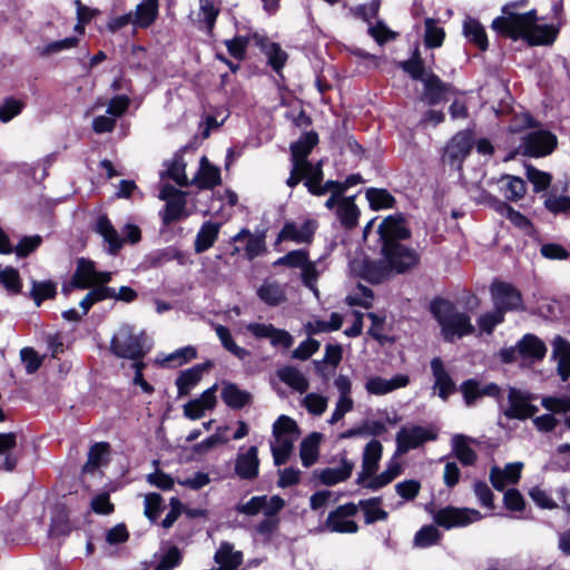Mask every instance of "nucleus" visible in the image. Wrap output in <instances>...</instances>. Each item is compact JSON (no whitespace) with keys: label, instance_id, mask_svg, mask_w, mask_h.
Returning <instances> with one entry per match:
<instances>
[{"label":"nucleus","instance_id":"nucleus-1","mask_svg":"<svg viewBox=\"0 0 570 570\" xmlns=\"http://www.w3.org/2000/svg\"><path fill=\"white\" fill-rule=\"evenodd\" d=\"M382 259L354 258L350 263L351 272L371 283L380 284L394 274H403L420 262L415 249L401 244L411 237L405 218L401 214L384 218L377 228Z\"/></svg>","mask_w":570,"mask_h":570},{"label":"nucleus","instance_id":"nucleus-2","mask_svg":"<svg viewBox=\"0 0 570 570\" xmlns=\"http://www.w3.org/2000/svg\"><path fill=\"white\" fill-rule=\"evenodd\" d=\"M460 391L466 406H473L483 396L493 397L508 419L525 420L533 417L539 409L531 404V395L517 387H509L508 405L503 406V394L497 383L481 385L476 380L470 379L460 385Z\"/></svg>","mask_w":570,"mask_h":570},{"label":"nucleus","instance_id":"nucleus-3","mask_svg":"<svg viewBox=\"0 0 570 570\" xmlns=\"http://www.w3.org/2000/svg\"><path fill=\"white\" fill-rule=\"evenodd\" d=\"M512 6L502 8V16L492 21V29L513 40L524 39L532 46L550 45L556 39L554 30L549 26H537V12L530 10L515 13L510 10Z\"/></svg>","mask_w":570,"mask_h":570},{"label":"nucleus","instance_id":"nucleus-4","mask_svg":"<svg viewBox=\"0 0 570 570\" xmlns=\"http://www.w3.org/2000/svg\"><path fill=\"white\" fill-rule=\"evenodd\" d=\"M431 312L441 326L443 338L454 342L474 333L475 328L470 316L460 312L453 303L444 298H436L431 303Z\"/></svg>","mask_w":570,"mask_h":570},{"label":"nucleus","instance_id":"nucleus-5","mask_svg":"<svg viewBox=\"0 0 570 570\" xmlns=\"http://www.w3.org/2000/svg\"><path fill=\"white\" fill-rule=\"evenodd\" d=\"M146 336L144 332L136 333L134 326L121 325L114 334L110 350L119 358L131 360L134 363L142 361L149 348L145 347Z\"/></svg>","mask_w":570,"mask_h":570},{"label":"nucleus","instance_id":"nucleus-6","mask_svg":"<svg viewBox=\"0 0 570 570\" xmlns=\"http://www.w3.org/2000/svg\"><path fill=\"white\" fill-rule=\"evenodd\" d=\"M490 294L494 308L504 315L508 312L524 309L520 291L510 283L493 282L490 286Z\"/></svg>","mask_w":570,"mask_h":570},{"label":"nucleus","instance_id":"nucleus-7","mask_svg":"<svg viewBox=\"0 0 570 570\" xmlns=\"http://www.w3.org/2000/svg\"><path fill=\"white\" fill-rule=\"evenodd\" d=\"M473 147V137L470 131H460L452 137L445 147L443 161L455 170L462 169L464 159Z\"/></svg>","mask_w":570,"mask_h":570},{"label":"nucleus","instance_id":"nucleus-8","mask_svg":"<svg viewBox=\"0 0 570 570\" xmlns=\"http://www.w3.org/2000/svg\"><path fill=\"white\" fill-rule=\"evenodd\" d=\"M480 518L481 513L478 510L468 508L460 509L450 505L438 510L433 514V520L436 525L444 529L465 527Z\"/></svg>","mask_w":570,"mask_h":570},{"label":"nucleus","instance_id":"nucleus-9","mask_svg":"<svg viewBox=\"0 0 570 570\" xmlns=\"http://www.w3.org/2000/svg\"><path fill=\"white\" fill-rule=\"evenodd\" d=\"M245 330L257 340H268L275 348H289L294 338L286 330L277 328L271 323H248Z\"/></svg>","mask_w":570,"mask_h":570},{"label":"nucleus","instance_id":"nucleus-10","mask_svg":"<svg viewBox=\"0 0 570 570\" xmlns=\"http://www.w3.org/2000/svg\"><path fill=\"white\" fill-rule=\"evenodd\" d=\"M557 147V137L544 130L529 132L522 139L523 154L531 157H542L551 154Z\"/></svg>","mask_w":570,"mask_h":570},{"label":"nucleus","instance_id":"nucleus-11","mask_svg":"<svg viewBox=\"0 0 570 570\" xmlns=\"http://www.w3.org/2000/svg\"><path fill=\"white\" fill-rule=\"evenodd\" d=\"M301 430H273V440H271V451L274 464L283 465L287 462L295 440Z\"/></svg>","mask_w":570,"mask_h":570},{"label":"nucleus","instance_id":"nucleus-12","mask_svg":"<svg viewBox=\"0 0 570 570\" xmlns=\"http://www.w3.org/2000/svg\"><path fill=\"white\" fill-rule=\"evenodd\" d=\"M422 82L424 86L422 99L430 106L446 101L449 95H453L455 91L450 83L444 82L432 71L426 75Z\"/></svg>","mask_w":570,"mask_h":570},{"label":"nucleus","instance_id":"nucleus-13","mask_svg":"<svg viewBox=\"0 0 570 570\" xmlns=\"http://www.w3.org/2000/svg\"><path fill=\"white\" fill-rule=\"evenodd\" d=\"M541 404L550 413L537 416L533 420L537 428H556L560 423L557 415H564L570 412L569 397H544Z\"/></svg>","mask_w":570,"mask_h":570},{"label":"nucleus","instance_id":"nucleus-14","mask_svg":"<svg viewBox=\"0 0 570 570\" xmlns=\"http://www.w3.org/2000/svg\"><path fill=\"white\" fill-rule=\"evenodd\" d=\"M436 438V430H399L395 454H405L428 441H434Z\"/></svg>","mask_w":570,"mask_h":570},{"label":"nucleus","instance_id":"nucleus-15","mask_svg":"<svg viewBox=\"0 0 570 570\" xmlns=\"http://www.w3.org/2000/svg\"><path fill=\"white\" fill-rule=\"evenodd\" d=\"M315 230L316 222L313 219H306L301 225L286 222L277 236V240H292L297 244L311 243Z\"/></svg>","mask_w":570,"mask_h":570},{"label":"nucleus","instance_id":"nucleus-16","mask_svg":"<svg viewBox=\"0 0 570 570\" xmlns=\"http://www.w3.org/2000/svg\"><path fill=\"white\" fill-rule=\"evenodd\" d=\"M382 444L377 440H372L365 445L362 455V470L356 478L358 485L364 484L367 479L376 473L382 456Z\"/></svg>","mask_w":570,"mask_h":570},{"label":"nucleus","instance_id":"nucleus-17","mask_svg":"<svg viewBox=\"0 0 570 570\" xmlns=\"http://www.w3.org/2000/svg\"><path fill=\"white\" fill-rule=\"evenodd\" d=\"M431 371L434 377L433 390L443 400L455 391V383L446 371L443 361L440 357L431 360Z\"/></svg>","mask_w":570,"mask_h":570},{"label":"nucleus","instance_id":"nucleus-18","mask_svg":"<svg viewBox=\"0 0 570 570\" xmlns=\"http://www.w3.org/2000/svg\"><path fill=\"white\" fill-rule=\"evenodd\" d=\"M410 383L409 375L396 374L387 380L382 376H371L365 383V390L373 395H384Z\"/></svg>","mask_w":570,"mask_h":570},{"label":"nucleus","instance_id":"nucleus-19","mask_svg":"<svg viewBox=\"0 0 570 570\" xmlns=\"http://www.w3.org/2000/svg\"><path fill=\"white\" fill-rule=\"evenodd\" d=\"M551 345V357L557 361L558 375L562 382H566L570 377V342L561 335H557Z\"/></svg>","mask_w":570,"mask_h":570},{"label":"nucleus","instance_id":"nucleus-20","mask_svg":"<svg viewBox=\"0 0 570 570\" xmlns=\"http://www.w3.org/2000/svg\"><path fill=\"white\" fill-rule=\"evenodd\" d=\"M257 448L249 446L245 452H239L235 462V472L242 480H254L258 475L259 460Z\"/></svg>","mask_w":570,"mask_h":570},{"label":"nucleus","instance_id":"nucleus-21","mask_svg":"<svg viewBox=\"0 0 570 570\" xmlns=\"http://www.w3.org/2000/svg\"><path fill=\"white\" fill-rule=\"evenodd\" d=\"M519 356L522 360L538 362L544 358L547 346L544 342L534 334H525L518 341Z\"/></svg>","mask_w":570,"mask_h":570},{"label":"nucleus","instance_id":"nucleus-22","mask_svg":"<svg viewBox=\"0 0 570 570\" xmlns=\"http://www.w3.org/2000/svg\"><path fill=\"white\" fill-rule=\"evenodd\" d=\"M96 268L94 262L85 258L78 261L77 269L69 286H63L62 292L68 294L70 288L87 289L94 285Z\"/></svg>","mask_w":570,"mask_h":570},{"label":"nucleus","instance_id":"nucleus-23","mask_svg":"<svg viewBox=\"0 0 570 570\" xmlns=\"http://www.w3.org/2000/svg\"><path fill=\"white\" fill-rule=\"evenodd\" d=\"M220 170L218 167L213 166L206 156L200 158L199 170L197 175L191 179V185H196L202 189H212L219 185Z\"/></svg>","mask_w":570,"mask_h":570},{"label":"nucleus","instance_id":"nucleus-24","mask_svg":"<svg viewBox=\"0 0 570 570\" xmlns=\"http://www.w3.org/2000/svg\"><path fill=\"white\" fill-rule=\"evenodd\" d=\"M95 229L108 244V253L116 255L122 247L124 239L119 236L110 219L106 215L99 216Z\"/></svg>","mask_w":570,"mask_h":570},{"label":"nucleus","instance_id":"nucleus-25","mask_svg":"<svg viewBox=\"0 0 570 570\" xmlns=\"http://www.w3.org/2000/svg\"><path fill=\"white\" fill-rule=\"evenodd\" d=\"M215 390V386L209 387L206 391H204L198 399L191 400L187 404H185V415L193 420L204 416L205 412L207 410H212L216 404Z\"/></svg>","mask_w":570,"mask_h":570},{"label":"nucleus","instance_id":"nucleus-26","mask_svg":"<svg viewBox=\"0 0 570 570\" xmlns=\"http://www.w3.org/2000/svg\"><path fill=\"white\" fill-rule=\"evenodd\" d=\"M276 375L281 382L299 394L306 393L309 387L308 380L297 367L293 365H285L277 368Z\"/></svg>","mask_w":570,"mask_h":570},{"label":"nucleus","instance_id":"nucleus-27","mask_svg":"<svg viewBox=\"0 0 570 570\" xmlns=\"http://www.w3.org/2000/svg\"><path fill=\"white\" fill-rule=\"evenodd\" d=\"M474 442V439L464 434H455L452 438V454L465 466L473 465L476 462L478 455L470 445Z\"/></svg>","mask_w":570,"mask_h":570},{"label":"nucleus","instance_id":"nucleus-28","mask_svg":"<svg viewBox=\"0 0 570 570\" xmlns=\"http://www.w3.org/2000/svg\"><path fill=\"white\" fill-rule=\"evenodd\" d=\"M155 558L159 561L153 570H174L181 563L183 552L177 546L164 542Z\"/></svg>","mask_w":570,"mask_h":570},{"label":"nucleus","instance_id":"nucleus-29","mask_svg":"<svg viewBox=\"0 0 570 570\" xmlns=\"http://www.w3.org/2000/svg\"><path fill=\"white\" fill-rule=\"evenodd\" d=\"M17 439L13 432L0 433V469L13 471L17 466L14 451Z\"/></svg>","mask_w":570,"mask_h":570},{"label":"nucleus","instance_id":"nucleus-30","mask_svg":"<svg viewBox=\"0 0 570 570\" xmlns=\"http://www.w3.org/2000/svg\"><path fill=\"white\" fill-rule=\"evenodd\" d=\"M186 205V194L178 195V197L174 199H167L165 207L159 212L163 224L169 226L174 222L188 217Z\"/></svg>","mask_w":570,"mask_h":570},{"label":"nucleus","instance_id":"nucleus-31","mask_svg":"<svg viewBox=\"0 0 570 570\" xmlns=\"http://www.w3.org/2000/svg\"><path fill=\"white\" fill-rule=\"evenodd\" d=\"M318 142L315 131L305 132L297 141L291 144L292 163L304 164Z\"/></svg>","mask_w":570,"mask_h":570},{"label":"nucleus","instance_id":"nucleus-32","mask_svg":"<svg viewBox=\"0 0 570 570\" xmlns=\"http://www.w3.org/2000/svg\"><path fill=\"white\" fill-rule=\"evenodd\" d=\"M210 366V363L197 364L183 371L176 379L178 395H187L190 390L198 384L204 371Z\"/></svg>","mask_w":570,"mask_h":570},{"label":"nucleus","instance_id":"nucleus-33","mask_svg":"<svg viewBox=\"0 0 570 570\" xmlns=\"http://www.w3.org/2000/svg\"><path fill=\"white\" fill-rule=\"evenodd\" d=\"M354 464L346 458L341 459L340 466L326 468L320 473L321 483L332 487L347 480L353 471Z\"/></svg>","mask_w":570,"mask_h":570},{"label":"nucleus","instance_id":"nucleus-34","mask_svg":"<svg viewBox=\"0 0 570 570\" xmlns=\"http://www.w3.org/2000/svg\"><path fill=\"white\" fill-rule=\"evenodd\" d=\"M220 229L219 223L205 222L195 238L194 248L197 254L208 250L216 242Z\"/></svg>","mask_w":570,"mask_h":570},{"label":"nucleus","instance_id":"nucleus-35","mask_svg":"<svg viewBox=\"0 0 570 570\" xmlns=\"http://www.w3.org/2000/svg\"><path fill=\"white\" fill-rule=\"evenodd\" d=\"M256 294L268 306H278L286 301L284 287L275 281H264Z\"/></svg>","mask_w":570,"mask_h":570},{"label":"nucleus","instance_id":"nucleus-36","mask_svg":"<svg viewBox=\"0 0 570 570\" xmlns=\"http://www.w3.org/2000/svg\"><path fill=\"white\" fill-rule=\"evenodd\" d=\"M159 0H142L137 4L134 16V26L148 28L158 16Z\"/></svg>","mask_w":570,"mask_h":570},{"label":"nucleus","instance_id":"nucleus-37","mask_svg":"<svg viewBox=\"0 0 570 570\" xmlns=\"http://www.w3.org/2000/svg\"><path fill=\"white\" fill-rule=\"evenodd\" d=\"M355 197L354 195L341 199L336 208V216L340 223L348 229L355 227L358 222L360 209L355 205Z\"/></svg>","mask_w":570,"mask_h":570},{"label":"nucleus","instance_id":"nucleus-38","mask_svg":"<svg viewBox=\"0 0 570 570\" xmlns=\"http://www.w3.org/2000/svg\"><path fill=\"white\" fill-rule=\"evenodd\" d=\"M500 189L503 196L511 202H518L527 193L525 181L517 176L503 175L500 179Z\"/></svg>","mask_w":570,"mask_h":570},{"label":"nucleus","instance_id":"nucleus-39","mask_svg":"<svg viewBox=\"0 0 570 570\" xmlns=\"http://www.w3.org/2000/svg\"><path fill=\"white\" fill-rule=\"evenodd\" d=\"M215 561L220 566L219 570H236L243 562V554L234 551L232 544L224 542L215 553Z\"/></svg>","mask_w":570,"mask_h":570},{"label":"nucleus","instance_id":"nucleus-40","mask_svg":"<svg viewBox=\"0 0 570 570\" xmlns=\"http://www.w3.org/2000/svg\"><path fill=\"white\" fill-rule=\"evenodd\" d=\"M463 35L474 43L480 50L485 51L489 42L483 26L473 18L468 17L463 22Z\"/></svg>","mask_w":570,"mask_h":570},{"label":"nucleus","instance_id":"nucleus-41","mask_svg":"<svg viewBox=\"0 0 570 570\" xmlns=\"http://www.w3.org/2000/svg\"><path fill=\"white\" fill-rule=\"evenodd\" d=\"M166 166L167 169L160 173L161 178L168 177L181 187L191 185L186 176V163L181 155L176 154L170 161L166 163Z\"/></svg>","mask_w":570,"mask_h":570},{"label":"nucleus","instance_id":"nucleus-42","mask_svg":"<svg viewBox=\"0 0 570 570\" xmlns=\"http://www.w3.org/2000/svg\"><path fill=\"white\" fill-rule=\"evenodd\" d=\"M322 439V434L318 432H312L301 443L299 455L302 464L305 468L313 465L318 459V448Z\"/></svg>","mask_w":570,"mask_h":570},{"label":"nucleus","instance_id":"nucleus-43","mask_svg":"<svg viewBox=\"0 0 570 570\" xmlns=\"http://www.w3.org/2000/svg\"><path fill=\"white\" fill-rule=\"evenodd\" d=\"M222 399L232 409H242L250 401V394L236 384L226 383L222 390Z\"/></svg>","mask_w":570,"mask_h":570},{"label":"nucleus","instance_id":"nucleus-44","mask_svg":"<svg viewBox=\"0 0 570 570\" xmlns=\"http://www.w3.org/2000/svg\"><path fill=\"white\" fill-rule=\"evenodd\" d=\"M382 499L380 497L361 500L358 505L364 512V521L366 524H372L376 521H385L389 517L387 512L380 505Z\"/></svg>","mask_w":570,"mask_h":570},{"label":"nucleus","instance_id":"nucleus-45","mask_svg":"<svg viewBox=\"0 0 570 570\" xmlns=\"http://www.w3.org/2000/svg\"><path fill=\"white\" fill-rule=\"evenodd\" d=\"M401 465L397 462L391 461L382 473L375 475L368 482L365 481L364 484L361 485L371 491H377L391 483L396 476L401 474Z\"/></svg>","mask_w":570,"mask_h":570},{"label":"nucleus","instance_id":"nucleus-46","mask_svg":"<svg viewBox=\"0 0 570 570\" xmlns=\"http://www.w3.org/2000/svg\"><path fill=\"white\" fill-rule=\"evenodd\" d=\"M365 197L372 209L380 210L385 208H392L395 204L393 195L384 188H367Z\"/></svg>","mask_w":570,"mask_h":570},{"label":"nucleus","instance_id":"nucleus-47","mask_svg":"<svg viewBox=\"0 0 570 570\" xmlns=\"http://www.w3.org/2000/svg\"><path fill=\"white\" fill-rule=\"evenodd\" d=\"M116 289L108 286H96L90 289L86 296L80 301L79 306L82 309V315H87L91 306L98 302L114 297Z\"/></svg>","mask_w":570,"mask_h":570},{"label":"nucleus","instance_id":"nucleus-48","mask_svg":"<svg viewBox=\"0 0 570 570\" xmlns=\"http://www.w3.org/2000/svg\"><path fill=\"white\" fill-rule=\"evenodd\" d=\"M493 206L497 212H499L501 215L505 216L517 227H519L521 229H527L531 226L530 220L523 214L513 209L505 202L494 199Z\"/></svg>","mask_w":570,"mask_h":570},{"label":"nucleus","instance_id":"nucleus-49","mask_svg":"<svg viewBox=\"0 0 570 570\" xmlns=\"http://www.w3.org/2000/svg\"><path fill=\"white\" fill-rule=\"evenodd\" d=\"M57 294L56 284L51 281H32V287L30 291V297L33 299L37 306L46 299L53 298Z\"/></svg>","mask_w":570,"mask_h":570},{"label":"nucleus","instance_id":"nucleus-50","mask_svg":"<svg viewBox=\"0 0 570 570\" xmlns=\"http://www.w3.org/2000/svg\"><path fill=\"white\" fill-rule=\"evenodd\" d=\"M424 27L425 46L429 48L441 47L445 37L443 28L439 27L436 20H434L433 18L425 19Z\"/></svg>","mask_w":570,"mask_h":570},{"label":"nucleus","instance_id":"nucleus-51","mask_svg":"<svg viewBox=\"0 0 570 570\" xmlns=\"http://www.w3.org/2000/svg\"><path fill=\"white\" fill-rule=\"evenodd\" d=\"M197 351L194 346H185L176 350L175 352L168 354L164 360H161V364L166 366H181L187 362L196 358Z\"/></svg>","mask_w":570,"mask_h":570},{"label":"nucleus","instance_id":"nucleus-52","mask_svg":"<svg viewBox=\"0 0 570 570\" xmlns=\"http://www.w3.org/2000/svg\"><path fill=\"white\" fill-rule=\"evenodd\" d=\"M441 538V532L436 527L429 524L422 527L414 535L413 543L419 548H428L436 544Z\"/></svg>","mask_w":570,"mask_h":570},{"label":"nucleus","instance_id":"nucleus-53","mask_svg":"<svg viewBox=\"0 0 570 570\" xmlns=\"http://www.w3.org/2000/svg\"><path fill=\"white\" fill-rule=\"evenodd\" d=\"M401 68L407 72L412 79L423 81L429 72L425 71L424 62L415 50L412 57L401 62Z\"/></svg>","mask_w":570,"mask_h":570},{"label":"nucleus","instance_id":"nucleus-54","mask_svg":"<svg viewBox=\"0 0 570 570\" xmlns=\"http://www.w3.org/2000/svg\"><path fill=\"white\" fill-rule=\"evenodd\" d=\"M199 21L205 23L208 32H212L219 14V9L215 7L213 0H199Z\"/></svg>","mask_w":570,"mask_h":570},{"label":"nucleus","instance_id":"nucleus-55","mask_svg":"<svg viewBox=\"0 0 570 570\" xmlns=\"http://www.w3.org/2000/svg\"><path fill=\"white\" fill-rule=\"evenodd\" d=\"M303 174L305 177L304 185L307 187L308 191L312 194V189H316L317 186L323 180V170H322V161L316 165H313L309 161H305L302 164Z\"/></svg>","mask_w":570,"mask_h":570},{"label":"nucleus","instance_id":"nucleus-56","mask_svg":"<svg viewBox=\"0 0 570 570\" xmlns=\"http://www.w3.org/2000/svg\"><path fill=\"white\" fill-rule=\"evenodd\" d=\"M503 322L504 314L497 308L483 313L476 321L480 332L485 334H492L494 328Z\"/></svg>","mask_w":570,"mask_h":570},{"label":"nucleus","instance_id":"nucleus-57","mask_svg":"<svg viewBox=\"0 0 570 570\" xmlns=\"http://www.w3.org/2000/svg\"><path fill=\"white\" fill-rule=\"evenodd\" d=\"M308 262V253L305 249L291 250L279 257L275 265H283L292 268H302Z\"/></svg>","mask_w":570,"mask_h":570},{"label":"nucleus","instance_id":"nucleus-58","mask_svg":"<svg viewBox=\"0 0 570 570\" xmlns=\"http://www.w3.org/2000/svg\"><path fill=\"white\" fill-rule=\"evenodd\" d=\"M248 43L249 39L244 36H236L224 41L228 53L237 60H243L245 58Z\"/></svg>","mask_w":570,"mask_h":570},{"label":"nucleus","instance_id":"nucleus-59","mask_svg":"<svg viewBox=\"0 0 570 570\" xmlns=\"http://www.w3.org/2000/svg\"><path fill=\"white\" fill-rule=\"evenodd\" d=\"M228 441L220 430H217L216 433L209 435L205 440L199 443H196L193 448V451L197 454H205L210 450L215 449L218 445L225 444Z\"/></svg>","mask_w":570,"mask_h":570},{"label":"nucleus","instance_id":"nucleus-60","mask_svg":"<svg viewBox=\"0 0 570 570\" xmlns=\"http://www.w3.org/2000/svg\"><path fill=\"white\" fill-rule=\"evenodd\" d=\"M266 505V495H256L250 498L249 501L245 503H238L235 505V511L245 515H256L261 511H263Z\"/></svg>","mask_w":570,"mask_h":570},{"label":"nucleus","instance_id":"nucleus-61","mask_svg":"<svg viewBox=\"0 0 570 570\" xmlns=\"http://www.w3.org/2000/svg\"><path fill=\"white\" fill-rule=\"evenodd\" d=\"M20 358L24 364L28 374L36 373L42 364V357L32 347H23L20 350Z\"/></svg>","mask_w":570,"mask_h":570},{"label":"nucleus","instance_id":"nucleus-62","mask_svg":"<svg viewBox=\"0 0 570 570\" xmlns=\"http://www.w3.org/2000/svg\"><path fill=\"white\" fill-rule=\"evenodd\" d=\"M109 444L107 442H97L92 444L88 452V461L85 469H96L100 465L102 458L107 454Z\"/></svg>","mask_w":570,"mask_h":570},{"label":"nucleus","instance_id":"nucleus-63","mask_svg":"<svg viewBox=\"0 0 570 570\" xmlns=\"http://www.w3.org/2000/svg\"><path fill=\"white\" fill-rule=\"evenodd\" d=\"M546 208L554 214L570 213V196H550L544 200Z\"/></svg>","mask_w":570,"mask_h":570},{"label":"nucleus","instance_id":"nucleus-64","mask_svg":"<svg viewBox=\"0 0 570 570\" xmlns=\"http://www.w3.org/2000/svg\"><path fill=\"white\" fill-rule=\"evenodd\" d=\"M320 346L321 344L318 341L314 338H307L303 341L295 350H293L292 357L306 361L318 351Z\"/></svg>","mask_w":570,"mask_h":570}]
</instances>
